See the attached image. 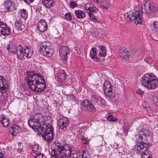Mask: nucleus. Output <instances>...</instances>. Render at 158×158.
Instances as JSON below:
<instances>
[{
    "label": "nucleus",
    "mask_w": 158,
    "mask_h": 158,
    "mask_svg": "<svg viewBox=\"0 0 158 158\" xmlns=\"http://www.w3.org/2000/svg\"><path fill=\"white\" fill-rule=\"evenodd\" d=\"M29 126L33 129H37L38 131L42 128H46L47 123L45 124V118L41 113H36L32 116L28 122Z\"/></svg>",
    "instance_id": "nucleus-1"
},
{
    "label": "nucleus",
    "mask_w": 158,
    "mask_h": 158,
    "mask_svg": "<svg viewBox=\"0 0 158 158\" xmlns=\"http://www.w3.org/2000/svg\"><path fill=\"white\" fill-rule=\"evenodd\" d=\"M141 82L143 85L149 89H154L158 86L157 77L152 74H145L142 78Z\"/></svg>",
    "instance_id": "nucleus-2"
},
{
    "label": "nucleus",
    "mask_w": 158,
    "mask_h": 158,
    "mask_svg": "<svg viewBox=\"0 0 158 158\" xmlns=\"http://www.w3.org/2000/svg\"><path fill=\"white\" fill-rule=\"evenodd\" d=\"M27 78L26 80H27V82L29 87L33 91L36 90L40 81L43 79V77L40 75L30 71L27 72Z\"/></svg>",
    "instance_id": "nucleus-3"
},
{
    "label": "nucleus",
    "mask_w": 158,
    "mask_h": 158,
    "mask_svg": "<svg viewBox=\"0 0 158 158\" xmlns=\"http://www.w3.org/2000/svg\"><path fill=\"white\" fill-rule=\"evenodd\" d=\"M139 11L136 15L135 12L130 11L124 14V18L127 22L134 21L136 24H140L142 23V20Z\"/></svg>",
    "instance_id": "nucleus-4"
},
{
    "label": "nucleus",
    "mask_w": 158,
    "mask_h": 158,
    "mask_svg": "<svg viewBox=\"0 0 158 158\" xmlns=\"http://www.w3.org/2000/svg\"><path fill=\"white\" fill-rule=\"evenodd\" d=\"M61 154L60 158H68V157H74L76 156L75 151L68 144H64L62 145V151Z\"/></svg>",
    "instance_id": "nucleus-5"
},
{
    "label": "nucleus",
    "mask_w": 158,
    "mask_h": 158,
    "mask_svg": "<svg viewBox=\"0 0 158 158\" xmlns=\"http://www.w3.org/2000/svg\"><path fill=\"white\" fill-rule=\"evenodd\" d=\"M150 145V143H144L143 141L138 142L136 144L137 150L141 154V158H152L151 156H148L145 153Z\"/></svg>",
    "instance_id": "nucleus-6"
},
{
    "label": "nucleus",
    "mask_w": 158,
    "mask_h": 158,
    "mask_svg": "<svg viewBox=\"0 0 158 158\" xmlns=\"http://www.w3.org/2000/svg\"><path fill=\"white\" fill-rule=\"evenodd\" d=\"M38 131L41 134L43 138H47L46 136L48 138H54L52 127L51 124L49 123H47L46 128H42L41 131Z\"/></svg>",
    "instance_id": "nucleus-7"
},
{
    "label": "nucleus",
    "mask_w": 158,
    "mask_h": 158,
    "mask_svg": "<svg viewBox=\"0 0 158 158\" xmlns=\"http://www.w3.org/2000/svg\"><path fill=\"white\" fill-rule=\"evenodd\" d=\"M103 90L105 94L109 98H113L115 97V94H113L110 83L106 81L103 85Z\"/></svg>",
    "instance_id": "nucleus-8"
},
{
    "label": "nucleus",
    "mask_w": 158,
    "mask_h": 158,
    "mask_svg": "<svg viewBox=\"0 0 158 158\" xmlns=\"http://www.w3.org/2000/svg\"><path fill=\"white\" fill-rule=\"evenodd\" d=\"M143 4L146 13H150L152 12H155L157 11V8L153 3H150L148 1H145Z\"/></svg>",
    "instance_id": "nucleus-9"
},
{
    "label": "nucleus",
    "mask_w": 158,
    "mask_h": 158,
    "mask_svg": "<svg viewBox=\"0 0 158 158\" xmlns=\"http://www.w3.org/2000/svg\"><path fill=\"white\" fill-rule=\"evenodd\" d=\"M62 151V146L58 143L55 144V148L53 149L52 151V154L55 158H59Z\"/></svg>",
    "instance_id": "nucleus-10"
},
{
    "label": "nucleus",
    "mask_w": 158,
    "mask_h": 158,
    "mask_svg": "<svg viewBox=\"0 0 158 158\" xmlns=\"http://www.w3.org/2000/svg\"><path fill=\"white\" fill-rule=\"evenodd\" d=\"M136 137H139V138H152V133L147 130L144 129L140 130L137 134L135 135Z\"/></svg>",
    "instance_id": "nucleus-11"
},
{
    "label": "nucleus",
    "mask_w": 158,
    "mask_h": 158,
    "mask_svg": "<svg viewBox=\"0 0 158 158\" xmlns=\"http://www.w3.org/2000/svg\"><path fill=\"white\" fill-rule=\"evenodd\" d=\"M70 50L68 48L65 46H62L59 50L60 56L63 60H65L67 59V55L69 53Z\"/></svg>",
    "instance_id": "nucleus-12"
},
{
    "label": "nucleus",
    "mask_w": 158,
    "mask_h": 158,
    "mask_svg": "<svg viewBox=\"0 0 158 158\" xmlns=\"http://www.w3.org/2000/svg\"><path fill=\"white\" fill-rule=\"evenodd\" d=\"M83 105L85 108L90 111H95L96 110L95 107L89 100H84Z\"/></svg>",
    "instance_id": "nucleus-13"
},
{
    "label": "nucleus",
    "mask_w": 158,
    "mask_h": 158,
    "mask_svg": "<svg viewBox=\"0 0 158 158\" xmlns=\"http://www.w3.org/2000/svg\"><path fill=\"white\" fill-rule=\"evenodd\" d=\"M69 120L67 118L63 117L60 118L58 123V126L60 128L62 129L66 127L68 125Z\"/></svg>",
    "instance_id": "nucleus-14"
},
{
    "label": "nucleus",
    "mask_w": 158,
    "mask_h": 158,
    "mask_svg": "<svg viewBox=\"0 0 158 158\" xmlns=\"http://www.w3.org/2000/svg\"><path fill=\"white\" fill-rule=\"evenodd\" d=\"M47 28L46 23L42 19L40 20L38 24V29L41 32H43L45 31Z\"/></svg>",
    "instance_id": "nucleus-15"
},
{
    "label": "nucleus",
    "mask_w": 158,
    "mask_h": 158,
    "mask_svg": "<svg viewBox=\"0 0 158 158\" xmlns=\"http://www.w3.org/2000/svg\"><path fill=\"white\" fill-rule=\"evenodd\" d=\"M36 10L40 14H45L47 12V9L46 6L43 4H39L36 6Z\"/></svg>",
    "instance_id": "nucleus-16"
},
{
    "label": "nucleus",
    "mask_w": 158,
    "mask_h": 158,
    "mask_svg": "<svg viewBox=\"0 0 158 158\" xmlns=\"http://www.w3.org/2000/svg\"><path fill=\"white\" fill-rule=\"evenodd\" d=\"M46 87V84L44 79L40 81V82L38 83L36 90L35 91L37 92H41L44 90Z\"/></svg>",
    "instance_id": "nucleus-17"
},
{
    "label": "nucleus",
    "mask_w": 158,
    "mask_h": 158,
    "mask_svg": "<svg viewBox=\"0 0 158 158\" xmlns=\"http://www.w3.org/2000/svg\"><path fill=\"white\" fill-rule=\"evenodd\" d=\"M10 130H12L11 132V134L13 137H14V135H16L17 134L21 131V128L20 127L17 125H14L10 127V128H9V130L11 131Z\"/></svg>",
    "instance_id": "nucleus-18"
},
{
    "label": "nucleus",
    "mask_w": 158,
    "mask_h": 158,
    "mask_svg": "<svg viewBox=\"0 0 158 158\" xmlns=\"http://www.w3.org/2000/svg\"><path fill=\"white\" fill-rule=\"evenodd\" d=\"M66 76V75L63 70L59 72L57 75V77L58 81L62 82L64 81L65 80Z\"/></svg>",
    "instance_id": "nucleus-19"
},
{
    "label": "nucleus",
    "mask_w": 158,
    "mask_h": 158,
    "mask_svg": "<svg viewBox=\"0 0 158 158\" xmlns=\"http://www.w3.org/2000/svg\"><path fill=\"white\" fill-rule=\"evenodd\" d=\"M0 121L4 127H7L8 126L9 121L3 115L0 116Z\"/></svg>",
    "instance_id": "nucleus-20"
},
{
    "label": "nucleus",
    "mask_w": 158,
    "mask_h": 158,
    "mask_svg": "<svg viewBox=\"0 0 158 158\" xmlns=\"http://www.w3.org/2000/svg\"><path fill=\"white\" fill-rule=\"evenodd\" d=\"M15 54L17 55V56L20 59L23 58L24 54L23 49L21 45H19L17 47V49Z\"/></svg>",
    "instance_id": "nucleus-21"
},
{
    "label": "nucleus",
    "mask_w": 158,
    "mask_h": 158,
    "mask_svg": "<svg viewBox=\"0 0 158 158\" xmlns=\"http://www.w3.org/2000/svg\"><path fill=\"white\" fill-rule=\"evenodd\" d=\"M96 49L93 48L90 50L89 54L90 56L91 59H93L94 61L98 62L99 61V60L96 56Z\"/></svg>",
    "instance_id": "nucleus-22"
},
{
    "label": "nucleus",
    "mask_w": 158,
    "mask_h": 158,
    "mask_svg": "<svg viewBox=\"0 0 158 158\" xmlns=\"http://www.w3.org/2000/svg\"><path fill=\"white\" fill-rule=\"evenodd\" d=\"M75 13L76 17L79 19H82L85 16V13L81 10H76Z\"/></svg>",
    "instance_id": "nucleus-23"
},
{
    "label": "nucleus",
    "mask_w": 158,
    "mask_h": 158,
    "mask_svg": "<svg viewBox=\"0 0 158 158\" xmlns=\"http://www.w3.org/2000/svg\"><path fill=\"white\" fill-rule=\"evenodd\" d=\"M98 48L99 49V55L100 56L105 57L106 55V51L105 47L102 46H99Z\"/></svg>",
    "instance_id": "nucleus-24"
},
{
    "label": "nucleus",
    "mask_w": 158,
    "mask_h": 158,
    "mask_svg": "<svg viewBox=\"0 0 158 158\" xmlns=\"http://www.w3.org/2000/svg\"><path fill=\"white\" fill-rule=\"evenodd\" d=\"M7 50L12 53H15L17 49V47L14 44H11L9 45L7 48Z\"/></svg>",
    "instance_id": "nucleus-25"
},
{
    "label": "nucleus",
    "mask_w": 158,
    "mask_h": 158,
    "mask_svg": "<svg viewBox=\"0 0 158 158\" xmlns=\"http://www.w3.org/2000/svg\"><path fill=\"white\" fill-rule=\"evenodd\" d=\"M15 26L17 27V29L18 30L22 31L24 28V25L22 24L20 20H17L15 23Z\"/></svg>",
    "instance_id": "nucleus-26"
},
{
    "label": "nucleus",
    "mask_w": 158,
    "mask_h": 158,
    "mask_svg": "<svg viewBox=\"0 0 158 158\" xmlns=\"http://www.w3.org/2000/svg\"><path fill=\"white\" fill-rule=\"evenodd\" d=\"M43 4L45 6L46 8H49L52 6L54 3L53 0H42Z\"/></svg>",
    "instance_id": "nucleus-27"
},
{
    "label": "nucleus",
    "mask_w": 158,
    "mask_h": 158,
    "mask_svg": "<svg viewBox=\"0 0 158 158\" xmlns=\"http://www.w3.org/2000/svg\"><path fill=\"white\" fill-rule=\"evenodd\" d=\"M96 103L98 104H100L102 107L105 106L106 105L105 100L100 97H98L96 100Z\"/></svg>",
    "instance_id": "nucleus-28"
},
{
    "label": "nucleus",
    "mask_w": 158,
    "mask_h": 158,
    "mask_svg": "<svg viewBox=\"0 0 158 158\" xmlns=\"http://www.w3.org/2000/svg\"><path fill=\"white\" fill-rule=\"evenodd\" d=\"M2 29L0 31L2 34L3 35H8L10 33V29L9 28L5 26L2 28Z\"/></svg>",
    "instance_id": "nucleus-29"
},
{
    "label": "nucleus",
    "mask_w": 158,
    "mask_h": 158,
    "mask_svg": "<svg viewBox=\"0 0 158 158\" xmlns=\"http://www.w3.org/2000/svg\"><path fill=\"white\" fill-rule=\"evenodd\" d=\"M129 53L126 50L122 51L121 55V56L124 59L127 60L129 59Z\"/></svg>",
    "instance_id": "nucleus-30"
},
{
    "label": "nucleus",
    "mask_w": 158,
    "mask_h": 158,
    "mask_svg": "<svg viewBox=\"0 0 158 158\" xmlns=\"http://www.w3.org/2000/svg\"><path fill=\"white\" fill-rule=\"evenodd\" d=\"M87 12L88 14L91 13L92 12H94L96 11L95 8L93 7L92 6L88 7L85 9Z\"/></svg>",
    "instance_id": "nucleus-31"
},
{
    "label": "nucleus",
    "mask_w": 158,
    "mask_h": 158,
    "mask_svg": "<svg viewBox=\"0 0 158 158\" xmlns=\"http://www.w3.org/2000/svg\"><path fill=\"white\" fill-rule=\"evenodd\" d=\"M21 15L23 19H26L28 16L27 11L24 9L21 10Z\"/></svg>",
    "instance_id": "nucleus-32"
},
{
    "label": "nucleus",
    "mask_w": 158,
    "mask_h": 158,
    "mask_svg": "<svg viewBox=\"0 0 158 158\" xmlns=\"http://www.w3.org/2000/svg\"><path fill=\"white\" fill-rule=\"evenodd\" d=\"M90 17V19L95 23L97 22L98 20L96 18V16L94 15L93 12L88 14Z\"/></svg>",
    "instance_id": "nucleus-33"
},
{
    "label": "nucleus",
    "mask_w": 158,
    "mask_h": 158,
    "mask_svg": "<svg viewBox=\"0 0 158 158\" xmlns=\"http://www.w3.org/2000/svg\"><path fill=\"white\" fill-rule=\"evenodd\" d=\"M32 151L35 154L38 153H40V149H39L38 145H35L32 148Z\"/></svg>",
    "instance_id": "nucleus-34"
},
{
    "label": "nucleus",
    "mask_w": 158,
    "mask_h": 158,
    "mask_svg": "<svg viewBox=\"0 0 158 158\" xmlns=\"http://www.w3.org/2000/svg\"><path fill=\"white\" fill-rule=\"evenodd\" d=\"M5 86L4 84H3V85H0V91L2 93H4L6 91V87Z\"/></svg>",
    "instance_id": "nucleus-35"
},
{
    "label": "nucleus",
    "mask_w": 158,
    "mask_h": 158,
    "mask_svg": "<svg viewBox=\"0 0 158 158\" xmlns=\"http://www.w3.org/2000/svg\"><path fill=\"white\" fill-rule=\"evenodd\" d=\"M65 18L68 20H71L72 17L71 15V13L70 12H68L66 13L65 15Z\"/></svg>",
    "instance_id": "nucleus-36"
},
{
    "label": "nucleus",
    "mask_w": 158,
    "mask_h": 158,
    "mask_svg": "<svg viewBox=\"0 0 158 158\" xmlns=\"http://www.w3.org/2000/svg\"><path fill=\"white\" fill-rule=\"evenodd\" d=\"M86 152L87 153V152L83 151L82 154V157L81 158H89L88 157L89 154H87V155Z\"/></svg>",
    "instance_id": "nucleus-37"
},
{
    "label": "nucleus",
    "mask_w": 158,
    "mask_h": 158,
    "mask_svg": "<svg viewBox=\"0 0 158 158\" xmlns=\"http://www.w3.org/2000/svg\"><path fill=\"white\" fill-rule=\"evenodd\" d=\"M12 4V2H11V1H8L5 3L4 5L5 6V7L7 9V7H10V5Z\"/></svg>",
    "instance_id": "nucleus-38"
},
{
    "label": "nucleus",
    "mask_w": 158,
    "mask_h": 158,
    "mask_svg": "<svg viewBox=\"0 0 158 158\" xmlns=\"http://www.w3.org/2000/svg\"><path fill=\"white\" fill-rule=\"evenodd\" d=\"M35 158H45V157L42 154H41L40 152V153L36 154V155L35 156Z\"/></svg>",
    "instance_id": "nucleus-39"
},
{
    "label": "nucleus",
    "mask_w": 158,
    "mask_h": 158,
    "mask_svg": "<svg viewBox=\"0 0 158 158\" xmlns=\"http://www.w3.org/2000/svg\"><path fill=\"white\" fill-rule=\"evenodd\" d=\"M15 5V3L13 2H12V4L10 5V6L9 7H7V10L9 11L13 9H15V7L14 6Z\"/></svg>",
    "instance_id": "nucleus-40"
},
{
    "label": "nucleus",
    "mask_w": 158,
    "mask_h": 158,
    "mask_svg": "<svg viewBox=\"0 0 158 158\" xmlns=\"http://www.w3.org/2000/svg\"><path fill=\"white\" fill-rule=\"evenodd\" d=\"M46 52V55H48V57H51L52 55V52H51V50H50L49 51H48V49L47 50H46L45 51Z\"/></svg>",
    "instance_id": "nucleus-41"
},
{
    "label": "nucleus",
    "mask_w": 158,
    "mask_h": 158,
    "mask_svg": "<svg viewBox=\"0 0 158 158\" xmlns=\"http://www.w3.org/2000/svg\"><path fill=\"white\" fill-rule=\"evenodd\" d=\"M5 80V78L0 75V85H3L4 84V82Z\"/></svg>",
    "instance_id": "nucleus-42"
},
{
    "label": "nucleus",
    "mask_w": 158,
    "mask_h": 158,
    "mask_svg": "<svg viewBox=\"0 0 158 158\" xmlns=\"http://www.w3.org/2000/svg\"><path fill=\"white\" fill-rule=\"evenodd\" d=\"M99 31V34L98 35V37H102L103 36V33L104 32L103 31L100 29H98Z\"/></svg>",
    "instance_id": "nucleus-43"
},
{
    "label": "nucleus",
    "mask_w": 158,
    "mask_h": 158,
    "mask_svg": "<svg viewBox=\"0 0 158 158\" xmlns=\"http://www.w3.org/2000/svg\"><path fill=\"white\" fill-rule=\"evenodd\" d=\"M21 144H19V143L18 144L19 148L17 149V152L19 153H20L23 150V147L21 146Z\"/></svg>",
    "instance_id": "nucleus-44"
},
{
    "label": "nucleus",
    "mask_w": 158,
    "mask_h": 158,
    "mask_svg": "<svg viewBox=\"0 0 158 158\" xmlns=\"http://www.w3.org/2000/svg\"><path fill=\"white\" fill-rule=\"evenodd\" d=\"M67 98L70 100H74L75 96L73 94H70L67 96Z\"/></svg>",
    "instance_id": "nucleus-45"
},
{
    "label": "nucleus",
    "mask_w": 158,
    "mask_h": 158,
    "mask_svg": "<svg viewBox=\"0 0 158 158\" xmlns=\"http://www.w3.org/2000/svg\"><path fill=\"white\" fill-rule=\"evenodd\" d=\"M98 99L96 96L94 95H93L91 96V100L93 103H96V100Z\"/></svg>",
    "instance_id": "nucleus-46"
},
{
    "label": "nucleus",
    "mask_w": 158,
    "mask_h": 158,
    "mask_svg": "<svg viewBox=\"0 0 158 158\" xmlns=\"http://www.w3.org/2000/svg\"><path fill=\"white\" fill-rule=\"evenodd\" d=\"M153 101L154 103L158 107V98L157 97L154 98Z\"/></svg>",
    "instance_id": "nucleus-47"
},
{
    "label": "nucleus",
    "mask_w": 158,
    "mask_h": 158,
    "mask_svg": "<svg viewBox=\"0 0 158 158\" xmlns=\"http://www.w3.org/2000/svg\"><path fill=\"white\" fill-rule=\"evenodd\" d=\"M70 8H73L76 7L77 4L74 2L71 1L70 3Z\"/></svg>",
    "instance_id": "nucleus-48"
},
{
    "label": "nucleus",
    "mask_w": 158,
    "mask_h": 158,
    "mask_svg": "<svg viewBox=\"0 0 158 158\" xmlns=\"http://www.w3.org/2000/svg\"><path fill=\"white\" fill-rule=\"evenodd\" d=\"M107 119L109 121H115V118H114L113 116L112 115H108L107 117Z\"/></svg>",
    "instance_id": "nucleus-49"
},
{
    "label": "nucleus",
    "mask_w": 158,
    "mask_h": 158,
    "mask_svg": "<svg viewBox=\"0 0 158 158\" xmlns=\"http://www.w3.org/2000/svg\"><path fill=\"white\" fill-rule=\"evenodd\" d=\"M137 94L139 95H143L144 94V91L140 89H138L136 91Z\"/></svg>",
    "instance_id": "nucleus-50"
},
{
    "label": "nucleus",
    "mask_w": 158,
    "mask_h": 158,
    "mask_svg": "<svg viewBox=\"0 0 158 158\" xmlns=\"http://www.w3.org/2000/svg\"><path fill=\"white\" fill-rule=\"evenodd\" d=\"M75 49L78 55H80L81 54V51L79 48L78 47H76Z\"/></svg>",
    "instance_id": "nucleus-51"
},
{
    "label": "nucleus",
    "mask_w": 158,
    "mask_h": 158,
    "mask_svg": "<svg viewBox=\"0 0 158 158\" xmlns=\"http://www.w3.org/2000/svg\"><path fill=\"white\" fill-rule=\"evenodd\" d=\"M98 32V29H95L93 30V33H94V35L97 37L99 34Z\"/></svg>",
    "instance_id": "nucleus-52"
},
{
    "label": "nucleus",
    "mask_w": 158,
    "mask_h": 158,
    "mask_svg": "<svg viewBox=\"0 0 158 158\" xmlns=\"http://www.w3.org/2000/svg\"><path fill=\"white\" fill-rule=\"evenodd\" d=\"M152 59L151 58H146L144 59V60L147 63H150L151 62Z\"/></svg>",
    "instance_id": "nucleus-53"
},
{
    "label": "nucleus",
    "mask_w": 158,
    "mask_h": 158,
    "mask_svg": "<svg viewBox=\"0 0 158 158\" xmlns=\"http://www.w3.org/2000/svg\"><path fill=\"white\" fill-rule=\"evenodd\" d=\"M82 142L84 144H87L89 142V140L87 139H82Z\"/></svg>",
    "instance_id": "nucleus-54"
},
{
    "label": "nucleus",
    "mask_w": 158,
    "mask_h": 158,
    "mask_svg": "<svg viewBox=\"0 0 158 158\" xmlns=\"http://www.w3.org/2000/svg\"><path fill=\"white\" fill-rule=\"evenodd\" d=\"M41 46V48L43 49L44 51H45L47 49H48V48L46 45H42Z\"/></svg>",
    "instance_id": "nucleus-55"
},
{
    "label": "nucleus",
    "mask_w": 158,
    "mask_h": 158,
    "mask_svg": "<svg viewBox=\"0 0 158 158\" xmlns=\"http://www.w3.org/2000/svg\"><path fill=\"white\" fill-rule=\"evenodd\" d=\"M93 6V5L91 4L90 3H88L86 4L84 6L85 9L87 8L88 7H90V6Z\"/></svg>",
    "instance_id": "nucleus-56"
},
{
    "label": "nucleus",
    "mask_w": 158,
    "mask_h": 158,
    "mask_svg": "<svg viewBox=\"0 0 158 158\" xmlns=\"http://www.w3.org/2000/svg\"><path fill=\"white\" fill-rule=\"evenodd\" d=\"M53 139H44L45 140L47 141L48 144H50Z\"/></svg>",
    "instance_id": "nucleus-57"
},
{
    "label": "nucleus",
    "mask_w": 158,
    "mask_h": 158,
    "mask_svg": "<svg viewBox=\"0 0 158 158\" xmlns=\"http://www.w3.org/2000/svg\"><path fill=\"white\" fill-rule=\"evenodd\" d=\"M2 26H6V25L0 21V27L2 28L3 27H2Z\"/></svg>",
    "instance_id": "nucleus-58"
},
{
    "label": "nucleus",
    "mask_w": 158,
    "mask_h": 158,
    "mask_svg": "<svg viewBox=\"0 0 158 158\" xmlns=\"http://www.w3.org/2000/svg\"><path fill=\"white\" fill-rule=\"evenodd\" d=\"M123 129V132H124V135H125L126 134L127 135V131L126 130H124V129Z\"/></svg>",
    "instance_id": "nucleus-59"
},
{
    "label": "nucleus",
    "mask_w": 158,
    "mask_h": 158,
    "mask_svg": "<svg viewBox=\"0 0 158 158\" xmlns=\"http://www.w3.org/2000/svg\"><path fill=\"white\" fill-rule=\"evenodd\" d=\"M157 25L156 24H154V28L155 29H157L158 30V26L156 27V26Z\"/></svg>",
    "instance_id": "nucleus-60"
},
{
    "label": "nucleus",
    "mask_w": 158,
    "mask_h": 158,
    "mask_svg": "<svg viewBox=\"0 0 158 158\" xmlns=\"http://www.w3.org/2000/svg\"><path fill=\"white\" fill-rule=\"evenodd\" d=\"M40 51L41 52H42L44 51V50H43V49L42 48H41V46L40 47Z\"/></svg>",
    "instance_id": "nucleus-61"
},
{
    "label": "nucleus",
    "mask_w": 158,
    "mask_h": 158,
    "mask_svg": "<svg viewBox=\"0 0 158 158\" xmlns=\"http://www.w3.org/2000/svg\"><path fill=\"white\" fill-rule=\"evenodd\" d=\"M24 51H25V52H24V53L25 54H27V55L26 56H28L29 53H28V52L27 53V52L26 51V49H24Z\"/></svg>",
    "instance_id": "nucleus-62"
},
{
    "label": "nucleus",
    "mask_w": 158,
    "mask_h": 158,
    "mask_svg": "<svg viewBox=\"0 0 158 158\" xmlns=\"http://www.w3.org/2000/svg\"><path fill=\"white\" fill-rule=\"evenodd\" d=\"M24 1L26 2V3H29V2L28 1V0H23Z\"/></svg>",
    "instance_id": "nucleus-63"
},
{
    "label": "nucleus",
    "mask_w": 158,
    "mask_h": 158,
    "mask_svg": "<svg viewBox=\"0 0 158 158\" xmlns=\"http://www.w3.org/2000/svg\"><path fill=\"white\" fill-rule=\"evenodd\" d=\"M155 24H156L157 25L156 26V27H158V23H155Z\"/></svg>",
    "instance_id": "nucleus-64"
}]
</instances>
